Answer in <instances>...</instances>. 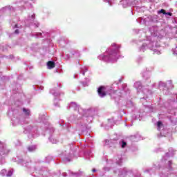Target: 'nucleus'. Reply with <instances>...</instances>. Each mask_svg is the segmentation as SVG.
Here are the masks:
<instances>
[{
	"instance_id": "obj_3",
	"label": "nucleus",
	"mask_w": 177,
	"mask_h": 177,
	"mask_svg": "<svg viewBox=\"0 0 177 177\" xmlns=\"http://www.w3.org/2000/svg\"><path fill=\"white\" fill-rule=\"evenodd\" d=\"M24 113H26L27 115H30V111L26 108H24L23 109Z\"/></svg>"
},
{
	"instance_id": "obj_5",
	"label": "nucleus",
	"mask_w": 177,
	"mask_h": 177,
	"mask_svg": "<svg viewBox=\"0 0 177 177\" xmlns=\"http://www.w3.org/2000/svg\"><path fill=\"white\" fill-rule=\"evenodd\" d=\"M12 175H13V171H9L7 174L8 177H10V176H12Z\"/></svg>"
},
{
	"instance_id": "obj_4",
	"label": "nucleus",
	"mask_w": 177,
	"mask_h": 177,
	"mask_svg": "<svg viewBox=\"0 0 177 177\" xmlns=\"http://www.w3.org/2000/svg\"><path fill=\"white\" fill-rule=\"evenodd\" d=\"M158 15L160 13H162L163 15H167V12H165V10L161 9L160 10L158 11Z\"/></svg>"
},
{
	"instance_id": "obj_8",
	"label": "nucleus",
	"mask_w": 177,
	"mask_h": 177,
	"mask_svg": "<svg viewBox=\"0 0 177 177\" xmlns=\"http://www.w3.org/2000/svg\"><path fill=\"white\" fill-rule=\"evenodd\" d=\"M165 15H168V16H172L171 12H166V14H165Z\"/></svg>"
},
{
	"instance_id": "obj_6",
	"label": "nucleus",
	"mask_w": 177,
	"mask_h": 177,
	"mask_svg": "<svg viewBox=\"0 0 177 177\" xmlns=\"http://www.w3.org/2000/svg\"><path fill=\"white\" fill-rule=\"evenodd\" d=\"M127 146V142L125 141H122V148L124 149Z\"/></svg>"
},
{
	"instance_id": "obj_7",
	"label": "nucleus",
	"mask_w": 177,
	"mask_h": 177,
	"mask_svg": "<svg viewBox=\"0 0 177 177\" xmlns=\"http://www.w3.org/2000/svg\"><path fill=\"white\" fill-rule=\"evenodd\" d=\"M157 125L158 127H161V125H162V123L161 122V121H158L157 123Z\"/></svg>"
},
{
	"instance_id": "obj_2",
	"label": "nucleus",
	"mask_w": 177,
	"mask_h": 177,
	"mask_svg": "<svg viewBox=\"0 0 177 177\" xmlns=\"http://www.w3.org/2000/svg\"><path fill=\"white\" fill-rule=\"evenodd\" d=\"M47 66H48L49 68H55V66H56V64H55V62L52 61H49L47 63Z\"/></svg>"
},
{
	"instance_id": "obj_10",
	"label": "nucleus",
	"mask_w": 177,
	"mask_h": 177,
	"mask_svg": "<svg viewBox=\"0 0 177 177\" xmlns=\"http://www.w3.org/2000/svg\"><path fill=\"white\" fill-rule=\"evenodd\" d=\"M15 28H17V27H19V26H17V24H15Z\"/></svg>"
},
{
	"instance_id": "obj_1",
	"label": "nucleus",
	"mask_w": 177,
	"mask_h": 177,
	"mask_svg": "<svg viewBox=\"0 0 177 177\" xmlns=\"http://www.w3.org/2000/svg\"><path fill=\"white\" fill-rule=\"evenodd\" d=\"M97 93L100 97H104L107 95V92L106 91V87L104 86H101L97 88Z\"/></svg>"
},
{
	"instance_id": "obj_11",
	"label": "nucleus",
	"mask_w": 177,
	"mask_h": 177,
	"mask_svg": "<svg viewBox=\"0 0 177 177\" xmlns=\"http://www.w3.org/2000/svg\"><path fill=\"white\" fill-rule=\"evenodd\" d=\"M93 172H96V169H93Z\"/></svg>"
},
{
	"instance_id": "obj_9",
	"label": "nucleus",
	"mask_w": 177,
	"mask_h": 177,
	"mask_svg": "<svg viewBox=\"0 0 177 177\" xmlns=\"http://www.w3.org/2000/svg\"><path fill=\"white\" fill-rule=\"evenodd\" d=\"M15 34H19V29H17L15 31Z\"/></svg>"
}]
</instances>
